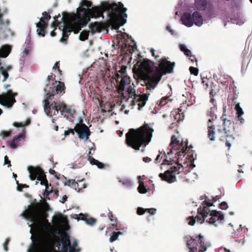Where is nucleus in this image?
Wrapping results in <instances>:
<instances>
[{
	"label": "nucleus",
	"instance_id": "obj_1",
	"mask_svg": "<svg viewBox=\"0 0 252 252\" xmlns=\"http://www.w3.org/2000/svg\"><path fill=\"white\" fill-rule=\"evenodd\" d=\"M22 215L31 222L28 224L32 243L27 252H80L79 249H75L77 241L74 239L70 246L69 235L62 232L69 228L66 217L56 213L51 224L46 220V212L32 205Z\"/></svg>",
	"mask_w": 252,
	"mask_h": 252
},
{
	"label": "nucleus",
	"instance_id": "obj_2",
	"mask_svg": "<svg viewBox=\"0 0 252 252\" xmlns=\"http://www.w3.org/2000/svg\"><path fill=\"white\" fill-rule=\"evenodd\" d=\"M91 6V2L87 0H81L80 6L77 9L76 14L63 13L61 22H58L55 20L52 25L58 27V30L62 32L61 41L68 37V33L73 32L74 33H77L81 28L88 23L90 17H101L104 11H106L112 29L117 30L126 23V9L121 2L112 4L104 3L101 7H94L89 9Z\"/></svg>",
	"mask_w": 252,
	"mask_h": 252
},
{
	"label": "nucleus",
	"instance_id": "obj_3",
	"mask_svg": "<svg viewBox=\"0 0 252 252\" xmlns=\"http://www.w3.org/2000/svg\"><path fill=\"white\" fill-rule=\"evenodd\" d=\"M174 65L166 60H162L158 67H152V63L144 60L139 65L138 71L142 79L145 81L149 90L154 89L166 73H171Z\"/></svg>",
	"mask_w": 252,
	"mask_h": 252
},
{
	"label": "nucleus",
	"instance_id": "obj_4",
	"mask_svg": "<svg viewBox=\"0 0 252 252\" xmlns=\"http://www.w3.org/2000/svg\"><path fill=\"white\" fill-rule=\"evenodd\" d=\"M117 82L118 83V90L122 95L123 99L127 102H130L132 108L135 105L138 106V109L143 108L148 99L147 94L136 95L134 85L131 83L130 77L127 76L126 68H122L117 73Z\"/></svg>",
	"mask_w": 252,
	"mask_h": 252
},
{
	"label": "nucleus",
	"instance_id": "obj_5",
	"mask_svg": "<svg viewBox=\"0 0 252 252\" xmlns=\"http://www.w3.org/2000/svg\"><path fill=\"white\" fill-rule=\"evenodd\" d=\"M170 146L171 149L167 153L166 156L167 158H169L171 154L175 153V158H177L178 165L177 166L171 167L164 173H160L159 175L162 180L169 183H173L176 181V175L180 173L179 169H180L181 165L179 162L183 161L186 162L188 159V158L185 157L187 148L184 149L183 145L181 144L179 140H177L175 135H173L171 137Z\"/></svg>",
	"mask_w": 252,
	"mask_h": 252
},
{
	"label": "nucleus",
	"instance_id": "obj_6",
	"mask_svg": "<svg viewBox=\"0 0 252 252\" xmlns=\"http://www.w3.org/2000/svg\"><path fill=\"white\" fill-rule=\"evenodd\" d=\"M154 129L148 124H145L137 129H131L126 134L128 146L138 150L144 144H148L151 140Z\"/></svg>",
	"mask_w": 252,
	"mask_h": 252
},
{
	"label": "nucleus",
	"instance_id": "obj_7",
	"mask_svg": "<svg viewBox=\"0 0 252 252\" xmlns=\"http://www.w3.org/2000/svg\"><path fill=\"white\" fill-rule=\"evenodd\" d=\"M198 212L200 213L201 217H196L195 218L189 217L187 219L188 224L190 225L193 226L195 222L199 224H202L204 222L205 218L210 213V218L208 221L210 224L214 225L215 226H218L220 221L224 220V216L220 211L216 210L211 211L209 207L204 206L202 210L201 208L198 209Z\"/></svg>",
	"mask_w": 252,
	"mask_h": 252
},
{
	"label": "nucleus",
	"instance_id": "obj_8",
	"mask_svg": "<svg viewBox=\"0 0 252 252\" xmlns=\"http://www.w3.org/2000/svg\"><path fill=\"white\" fill-rule=\"evenodd\" d=\"M28 170L30 174V179L32 181L37 180L35 182V185H37L38 181H40V184L41 185L45 186V191L43 193V195L47 198V196L52 192V188L51 185H48L47 181L46 179V177L43 171L39 167H29Z\"/></svg>",
	"mask_w": 252,
	"mask_h": 252
},
{
	"label": "nucleus",
	"instance_id": "obj_9",
	"mask_svg": "<svg viewBox=\"0 0 252 252\" xmlns=\"http://www.w3.org/2000/svg\"><path fill=\"white\" fill-rule=\"evenodd\" d=\"M0 24L4 25L1 14H0ZM0 75L2 76V81H5L7 78V74L0 68ZM14 94L11 91H8L6 93L0 95V104L7 108H10L15 102ZM2 113V110L0 109V115Z\"/></svg>",
	"mask_w": 252,
	"mask_h": 252
},
{
	"label": "nucleus",
	"instance_id": "obj_10",
	"mask_svg": "<svg viewBox=\"0 0 252 252\" xmlns=\"http://www.w3.org/2000/svg\"><path fill=\"white\" fill-rule=\"evenodd\" d=\"M54 96L52 94L47 93L46 94V99L44 100V109L46 115L49 117H52L53 115H56L60 111L62 115V112L67 111L66 106L64 104L62 103L58 104L56 102L49 105V99H51L52 96Z\"/></svg>",
	"mask_w": 252,
	"mask_h": 252
},
{
	"label": "nucleus",
	"instance_id": "obj_11",
	"mask_svg": "<svg viewBox=\"0 0 252 252\" xmlns=\"http://www.w3.org/2000/svg\"><path fill=\"white\" fill-rule=\"evenodd\" d=\"M187 245L189 252H205L208 247L204 237L200 234L188 240Z\"/></svg>",
	"mask_w": 252,
	"mask_h": 252
},
{
	"label": "nucleus",
	"instance_id": "obj_12",
	"mask_svg": "<svg viewBox=\"0 0 252 252\" xmlns=\"http://www.w3.org/2000/svg\"><path fill=\"white\" fill-rule=\"evenodd\" d=\"M51 17L46 12L42 14V17L40 19L39 23L36 24L37 32L39 35L44 36L45 34V29H46L48 21Z\"/></svg>",
	"mask_w": 252,
	"mask_h": 252
},
{
	"label": "nucleus",
	"instance_id": "obj_13",
	"mask_svg": "<svg viewBox=\"0 0 252 252\" xmlns=\"http://www.w3.org/2000/svg\"><path fill=\"white\" fill-rule=\"evenodd\" d=\"M75 129L80 139L84 141H87L90 135V130L86 125H77L75 127Z\"/></svg>",
	"mask_w": 252,
	"mask_h": 252
},
{
	"label": "nucleus",
	"instance_id": "obj_14",
	"mask_svg": "<svg viewBox=\"0 0 252 252\" xmlns=\"http://www.w3.org/2000/svg\"><path fill=\"white\" fill-rule=\"evenodd\" d=\"M25 138V135L24 132L21 133L18 135L14 136L12 141L9 144V147L12 149H14L19 146V142L22 140H24Z\"/></svg>",
	"mask_w": 252,
	"mask_h": 252
},
{
	"label": "nucleus",
	"instance_id": "obj_15",
	"mask_svg": "<svg viewBox=\"0 0 252 252\" xmlns=\"http://www.w3.org/2000/svg\"><path fill=\"white\" fill-rule=\"evenodd\" d=\"M183 25L187 27H191L193 25L192 17L189 13H185L181 18Z\"/></svg>",
	"mask_w": 252,
	"mask_h": 252
},
{
	"label": "nucleus",
	"instance_id": "obj_16",
	"mask_svg": "<svg viewBox=\"0 0 252 252\" xmlns=\"http://www.w3.org/2000/svg\"><path fill=\"white\" fill-rule=\"evenodd\" d=\"M11 51V47L9 45H3L1 47L0 49V56L2 57L5 58L8 56ZM0 68L2 69V71L6 73L7 74V77L8 76V74L6 70H4V68L1 67V64L0 63Z\"/></svg>",
	"mask_w": 252,
	"mask_h": 252
},
{
	"label": "nucleus",
	"instance_id": "obj_17",
	"mask_svg": "<svg viewBox=\"0 0 252 252\" xmlns=\"http://www.w3.org/2000/svg\"><path fill=\"white\" fill-rule=\"evenodd\" d=\"M64 85L63 83L60 81H56L53 84V92L54 91L57 94H64ZM53 94V93H52Z\"/></svg>",
	"mask_w": 252,
	"mask_h": 252
},
{
	"label": "nucleus",
	"instance_id": "obj_18",
	"mask_svg": "<svg viewBox=\"0 0 252 252\" xmlns=\"http://www.w3.org/2000/svg\"><path fill=\"white\" fill-rule=\"evenodd\" d=\"M236 116L239 121L241 124H243L245 122V120L243 117L244 114V111L242 107L240 106V103H237L235 106Z\"/></svg>",
	"mask_w": 252,
	"mask_h": 252
},
{
	"label": "nucleus",
	"instance_id": "obj_19",
	"mask_svg": "<svg viewBox=\"0 0 252 252\" xmlns=\"http://www.w3.org/2000/svg\"><path fill=\"white\" fill-rule=\"evenodd\" d=\"M193 24L196 26L201 27L203 24V20L201 15L198 12H194L192 14Z\"/></svg>",
	"mask_w": 252,
	"mask_h": 252
},
{
	"label": "nucleus",
	"instance_id": "obj_20",
	"mask_svg": "<svg viewBox=\"0 0 252 252\" xmlns=\"http://www.w3.org/2000/svg\"><path fill=\"white\" fill-rule=\"evenodd\" d=\"M89 28L90 32L92 33H94L95 32H100L104 28V27L101 23L94 22V23L90 24L89 26Z\"/></svg>",
	"mask_w": 252,
	"mask_h": 252
},
{
	"label": "nucleus",
	"instance_id": "obj_21",
	"mask_svg": "<svg viewBox=\"0 0 252 252\" xmlns=\"http://www.w3.org/2000/svg\"><path fill=\"white\" fill-rule=\"evenodd\" d=\"M76 217H74V218L79 220H83L85 221V222L87 224L90 225H93L95 223V220L93 218H89L87 219L86 217V216L83 214H80L79 215V217L77 215H75ZM71 218H73V217L71 215Z\"/></svg>",
	"mask_w": 252,
	"mask_h": 252
},
{
	"label": "nucleus",
	"instance_id": "obj_22",
	"mask_svg": "<svg viewBox=\"0 0 252 252\" xmlns=\"http://www.w3.org/2000/svg\"><path fill=\"white\" fill-rule=\"evenodd\" d=\"M180 48L181 51L184 53V54L187 56L189 57V59L191 61H193L194 60L196 62L197 61L195 60V58L194 56H191V53L190 50L187 48L186 45L185 44H181L180 45Z\"/></svg>",
	"mask_w": 252,
	"mask_h": 252
},
{
	"label": "nucleus",
	"instance_id": "obj_23",
	"mask_svg": "<svg viewBox=\"0 0 252 252\" xmlns=\"http://www.w3.org/2000/svg\"><path fill=\"white\" fill-rule=\"evenodd\" d=\"M32 48V44L30 42L28 41L26 47L24 48V50L22 52V55L20 58V61L24 62L26 57L29 54Z\"/></svg>",
	"mask_w": 252,
	"mask_h": 252
},
{
	"label": "nucleus",
	"instance_id": "obj_24",
	"mask_svg": "<svg viewBox=\"0 0 252 252\" xmlns=\"http://www.w3.org/2000/svg\"><path fill=\"white\" fill-rule=\"evenodd\" d=\"M206 5L207 2L206 0H195V6L198 10H204Z\"/></svg>",
	"mask_w": 252,
	"mask_h": 252
},
{
	"label": "nucleus",
	"instance_id": "obj_25",
	"mask_svg": "<svg viewBox=\"0 0 252 252\" xmlns=\"http://www.w3.org/2000/svg\"><path fill=\"white\" fill-rule=\"evenodd\" d=\"M246 21V20L245 16L242 14H239L237 15V17H236L235 21L233 23L238 25H242L244 24Z\"/></svg>",
	"mask_w": 252,
	"mask_h": 252
},
{
	"label": "nucleus",
	"instance_id": "obj_26",
	"mask_svg": "<svg viewBox=\"0 0 252 252\" xmlns=\"http://www.w3.org/2000/svg\"><path fill=\"white\" fill-rule=\"evenodd\" d=\"M225 136L226 138V146L228 148H230L231 147V142H232L234 140V137L232 135H228L226 131V128H224Z\"/></svg>",
	"mask_w": 252,
	"mask_h": 252
},
{
	"label": "nucleus",
	"instance_id": "obj_27",
	"mask_svg": "<svg viewBox=\"0 0 252 252\" xmlns=\"http://www.w3.org/2000/svg\"><path fill=\"white\" fill-rule=\"evenodd\" d=\"M119 182L122 184L127 188L131 187L132 185V181L128 178L120 179Z\"/></svg>",
	"mask_w": 252,
	"mask_h": 252
},
{
	"label": "nucleus",
	"instance_id": "obj_28",
	"mask_svg": "<svg viewBox=\"0 0 252 252\" xmlns=\"http://www.w3.org/2000/svg\"><path fill=\"white\" fill-rule=\"evenodd\" d=\"M88 159L91 164L96 165L99 168H102L103 167V164L102 163L91 157L90 156H89Z\"/></svg>",
	"mask_w": 252,
	"mask_h": 252
},
{
	"label": "nucleus",
	"instance_id": "obj_29",
	"mask_svg": "<svg viewBox=\"0 0 252 252\" xmlns=\"http://www.w3.org/2000/svg\"><path fill=\"white\" fill-rule=\"evenodd\" d=\"M122 233L120 231L113 232L109 238V241L112 242L116 241L119 237V235L122 234Z\"/></svg>",
	"mask_w": 252,
	"mask_h": 252
},
{
	"label": "nucleus",
	"instance_id": "obj_30",
	"mask_svg": "<svg viewBox=\"0 0 252 252\" xmlns=\"http://www.w3.org/2000/svg\"><path fill=\"white\" fill-rule=\"evenodd\" d=\"M138 190L139 193L142 194L146 193L147 192V189L144 186V183L141 181H140L139 182Z\"/></svg>",
	"mask_w": 252,
	"mask_h": 252
},
{
	"label": "nucleus",
	"instance_id": "obj_31",
	"mask_svg": "<svg viewBox=\"0 0 252 252\" xmlns=\"http://www.w3.org/2000/svg\"><path fill=\"white\" fill-rule=\"evenodd\" d=\"M90 31L84 30L82 31L80 35L79 39L82 41H84L88 38Z\"/></svg>",
	"mask_w": 252,
	"mask_h": 252
},
{
	"label": "nucleus",
	"instance_id": "obj_32",
	"mask_svg": "<svg viewBox=\"0 0 252 252\" xmlns=\"http://www.w3.org/2000/svg\"><path fill=\"white\" fill-rule=\"evenodd\" d=\"M215 128H212V129H209L208 131V135L209 138L210 140L214 141L215 140Z\"/></svg>",
	"mask_w": 252,
	"mask_h": 252
},
{
	"label": "nucleus",
	"instance_id": "obj_33",
	"mask_svg": "<svg viewBox=\"0 0 252 252\" xmlns=\"http://www.w3.org/2000/svg\"><path fill=\"white\" fill-rule=\"evenodd\" d=\"M169 100L168 97H163L161 99L159 102H158V105L163 106L167 103Z\"/></svg>",
	"mask_w": 252,
	"mask_h": 252
},
{
	"label": "nucleus",
	"instance_id": "obj_34",
	"mask_svg": "<svg viewBox=\"0 0 252 252\" xmlns=\"http://www.w3.org/2000/svg\"><path fill=\"white\" fill-rule=\"evenodd\" d=\"M30 123V120H28L24 123H14L13 126L16 127H21L25 125H28Z\"/></svg>",
	"mask_w": 252,
	"mask_h": 252
},
{
	"label": "nucleus",
	"instance_id": "obj_35",
	"mask_svg": "<svg viewBox=\"0 0 252 252\" xmlns=\"http://www.w3.org/2000/svg\"><path fill=\"white\" fill-rule=\"evenodd\" d=\"M216 118V116H212V118L209 119L208 120V127L209 128V129H212V128H214L213 127V126L212 124V122L214 121L215 119Z\"/></svg>",
	"mask_w": 252,
	"mask_h": 252
},
{
	"label": "nucleus",
	"instance_id": "obj_36",
	"mask_svg": "<svg viewBox=\"0 0 252 252\" xmlns=\"http://www.w3.org/2000/svg\"><path fill=\"white\" fill-rule=\"evenodd\" d=\"M189 70L191 74H192L195 76H197L198 74V69L197 68H195V67H194L192 66H190L189 67Z\"/></svg>",
	"mask_w": 252,
	"mask_h": 252
},
{
	"label": "nucleus",
	"instance_id": "obj_37",
	"mask_svg": "<svg viewBox=\"0 0 252 252\" xmlns=\"http://www.w3.org/2000/svg\"><path fill=\"white\" fill-rule=\"evenodd\" d=\"M171 160H167L166 159H164L161 165V169L162 170L165 165L171 164Z\"/></svg>",
	"mask_w": 252,
	"mask_h": 252
},
{
	"label": "nucleus",
	"instance_id": "obj_38",
	"mask_svg": "<svg viewBox=\"0 0 252 252\" xmlns=\"http://www.w3.org/2000/svg\"><path fill=\"white\" fill-rule=\"evenodd\" d=\"M11 131H2L1 132V135L3 137H8L10 135Z\"/></svg>",
	"mask_w": 252,
	"mask_h": 252
},
{
	"label": "nucleus",
	"instance_id": "obj_39",
	"mask_svg": "<svg viewBox=\"0 0 252 252\" xmlns=\"http://www.w3.org/2000/svg\"><path fill=\"white\" fill-rule=\"evenodd\" d=\"M228 207L227 203L226 202H222L220 204V208L222 210H226Z\"/></svg>",
	"mask_w": 252,
	"mask_h": 252
},
{
	"label": "nucleus",
	"instance_id": "obj_40",
	"mask_svg": "<svg viewBox=\"0 0 252 252\" xmlns=\"http://www.w3.org/2000/svg\"><path fill=\"white\" fill-rule=\"evenodd\" d=\"M137 214L138 215H143L146 212V209L145 210L144 208L141 207H138L137 211Z\"/></svg>",
	"mask_w": 252,
	"mask_h": 252
},
{
	"label": "nucleus",
	"instance_id": "obj_41",
	"mask_svg": "<svg viewBox=\"0 0 252 252\" xmlns=\"http://www.w3.org/2000/svg\"><path fill=\"white\" fill-rule=\"evenodd\" d=\"M146 212H148L151 215H154L156 213L157 210L155 208L146 209Z\"/></svg>",
	"mask_w": 252,
	"mask_h": 252
},
{
	"label": "nucleus",
	"instance_id": "obj_42",
	"mask_svg": "<svg viewBox=\"0 0 252 252\" xmlns=\"http://www.w3.org/2000/svg\"><path fill=\"white\" fill-rule=\"evenodd\" d=\"M83 180H79L78 181L80 183V185H79L78 184L77 185L78 187L79 190L84 189L86 188V185L84 183H83Z\"/></svg>",
	"mask_w": 252,
	"mask_h": 252
},
{
	"label": "nucleus",
	"instance_id": "obj_43",
	"mask_svg": "<svg viewBox=\"0 0 252 252\" xmlns=\"http://www.w3.org/2000/svg\"><path fill=\"white\" fill-rule=\"evenodd\" d=\"M53 69L54 70V71H57L59 73H60V70H59V63H56L54 66L53 67Z\"/></svg>",
	"mask_w": 252,
	"mask_h": 252
},
{
	"label": "nucleus",
	"instance_id": "obj_44",
	"mask_svg": "<svg viewBox=\"0 0 252 252\" xmlns=\"http://www.w3.org/2000/svg\"><path fill=\"white\" fill-rule=\"evenodd\" d=\"M8 164V167L10 166L11 165L10 164V161L8 160V157L7 156H5L4 157V164Z\"/></svg>",
	"mask_w": 252,
	"mask_h": 252
},
{
	"label": "nucleus",
	"instance_id": "obj_45",
	"mask_svg": "<svg viewBox=\"0 0 252 252\" xmlns=\"http://www.w3.org/2000/svg\"><path fill=\"white\" fill-rule=\"evenodd\" d=\"M9 241V239L7 238L5 240V243L3 244V249L4 250V251L6 252L7 251V247L6 245L8 243Z\"/></svg>",
	"mask_w": 252,
	"mask_h": 252
},
{
	"label": "nucleus",
	"instance_id": "obj_46",
	"mask_svg": "<svg viewBox=\"0 0 252 252\" xmlns=\"http://www.w3.org/2000/svg\"><path fill=\"white\" fill-rule=\"evenodd\" d=\"M143 160L145 162H149L152 161V159L149 157H145L143 158Z\"/></svg>",
	"mask_w": 252,
	"mask_h": 252
},
{
	"label": "nucleus",
	"instance_id": "obj_47",
	"mask_svg": "<svg viewBox=\"0 0 252 252\" xmlns=\"http://www.w3.org/2000/svg\"><path fill=\"white\" fill-rule=\"evenodd\" d=\"M162 156H161L159 154L157 156V157L156 159V161L157 162H159L161 160V159H162Z\"/></svg>",
	"mask_w": 252,
	"mask_h": 252
},
{
	"label": "nucleus",
	"instance_id": "obj_48",
	"mask_svg": "<svg viewBox=\"0 0 252 252\" xmlns=\"http://www.w3.org/2000/svg\"><path fill=\"white\" fill-rule=\"evenodd\" d=\"M67 200V196L66 195H64L63 196L62 199L60 200V202L62 203H64Z\"/></svg>",
	"mask_w": 252,
	"mask_h": 252
},
{
	"label": "nucleus",
	"instance_id": "obj_49",
	"mask_svg": "<svg viewBox=\"0 0 252 252\" xmlns=\"http://www.w3.org/2000/svg\"><path fill=\"white\" fill-rule=\"evenodd\" d=\"M118 32L120 33V34L119 35V36L121 35L123 37H125L126 36H128V35H126V33H123L121 31H118Z\"/></svg>",
	"mask_w": 252,
	"mask_h": 252
},
{
	"label": "nucleus",
	"instance_id": "obj_50",
	"mask_svg": "<svg viewBox=\"0 0 252 252\" xmlns=\"http://www.w3.org/2000/svg\"><path fill=\"white\" fill-rule=\"evenodd\" d=\"M69 183L72 184V185H74V187H75V186L76 185H78V183L77 182H75L74 180H70L69 181Z\"/></svg>",
	"mask_w": 252,
	"mask_h": 252
},
{
	"label": "nucleus",
	"instance_id": "obj_51",
	"mask_svg": "<svg viewBox=\"0 0 252 252\" xmlns=\"http://www.w3.org/2000/svg\"><path fill=\"white\" fill-rule=\"evenodd\" d=\"M166 29L172 34H174V32L171 29V27H167Z\"/></svg>",
	"mask_w": 252,
	"mask_h": 252
},
{
	"label": "nucleus",
	"instance_id": "obj_52",
	"mask_svg": "<svg viewBox=\"0 0 252 252\" xmlns=\"http://www.w3.org/2000/svg\"><path fill=\"white\" fill-rule=\"evenodd\" d=\"M70 132H72V133L73 134V131L72 130L64 131L65 136L68 135Z\"/></svg>",
	"mask_w": 252,
	"mask_h": 252
},
{
	"label": "nucleus",
	"instance_id": "obj_53",
	"mask_svg": "<svg viewBox=\"0 0 252 252\" xmlns=\"http://www.w3.org/2000/svg\"><path fill=\"white\" fill-rule=\"evenodd\" d=\"M206 206H207L208 207L213 205L212 203H211L209 202H206Z\"/></svg>",
	"mask_w": 252,
	"mask_h": 252
},
{
	"label": "nucleus",
	"instance_id": "obj_54",
	"mask_svg": "<svg viewBox=\"0 0 252 252\" xmlns=\"http://www.w3.org/2000/svg\"><path fill=\"white\" fill-rule=\"evenodd\" d=\"M56 35V33L54 32V31L50 32V35L51 36H54Z\"/></svg>",
	"mask_w": 252,
	"mask_h": 252
},
{
	"label": "nucleus",
	"instance_id": "obj_55",
	"mask_svg": "<svg viewBox=\"0 0 252 252\" xmlns=\"http://www.w3.org/2000/svg\"><path fill=\"white\" fill-rule=\"evenodd\" d=\"M49 172L51 174H54L55 172V171L54 170H52V169H50V170H49Z\"/></svg>",
	"mask_w": 252,
	"mask_h": 252
},
{
	"label": "nucleus",
	"instance_id": "obj_56",
	"mask_svg": "<svg viewBox=\"0 0 252 252\" xmlns=\"http://www.w3.org/2000/svg\"><path fill=\"white\" fill-rule=\"evenodd\" d=\"M151 51V52L152 53L153 56H155V50L154 49H152Z\"/></svg>",
	"mask_w": 252,
	"mask_h": 252
},
{
	"label": "nucleus",
	"instance_id": "obj_57",
	"mask_svg": "<svg viewBox=\"0 0 252 252\" xmlns=\"http://www.w3.org/2000/svg\"><path fill=\"white\" fill-rule=\"evenodd\" d=\"M129 113V110H126L124 111V113L125 114H128Z\"/></svg>",
	"mask_w": 252,
	"mask_h": 252
},
{
	"label": "nucleus",
	"instance_id": "obj_58",
	"mask_svg": "<svg viewBox=\"0 0 252 252\" xmlns=\"http://www.w3.org/2000/svg\"><path fill=\"white\" fill-rule=\"evenodd\" d=\"M137 179H138L139 180V182H140V181H141V176H138L137 177Z\"/></svg>",
	"mask_w": 252,
	"mask_h": 252
},
{
	"label": "nucleus",
	"instance_id": "obj_59",
	"mask_svg": "<svg viewBox=\"0 0 252 252\" xmlns=\"http://www.w3.org/2000/svg\"><path fill=\"white\" fill-rule=\"evenodd\" d=\"M125 107H126V105L125 104H123L122 105V110H123L124 108H125Z\"/></svg>",
	"mask_w": 252,
	"mask_h": 252
},
{
	"label": "nucleus",
	"instance_id": "obj_60",
	"mask_svg": "<svg viewBox=\"0 0 252 252\" xmlns=\"http://www.w3.org/2000/svg\"><path fill=\"white\" fill-rule=\"evenodd\" d=\"M92 149H93V148H90V149H89V155L91 154V150H92Z\"/></svg>",
	"mask_w": 252,
	"mask_h": 252
},
{
	"label": "nucleus",
	"instance_id": "obj_61",
	"mask_svg": "<svg viewBox=\"0 0 252 252\" xmlns=\"http://www.w3.org/2000/svg\"><path fill=\"white\" fill-rule=\"evenodd\" d=\"M51 77V76H49V75H48V77H47V81H48V82L49 81V79H50V78Z\"/></svg>",
	"mask_w": 252,
	"mask_h": 252
},
{
	"label": "nucleus",
	"instance_id": "obj_62",
	"mask_svg": "<svg viewBox=\"0 0 252 252\" xmlns=\"http://www.w3.org/2000/svg\"><path fill=\"white\" fill-rule=\"evenodd\" d=\"M6 24L8 25L9 24V21L8 20L5 21Z\"/></svg>",
	"mask_w": 252,
	"mask_h": 252
},
{
	"label": "nucleus",
	"instance_id": "obj_63",
	"mask_svg": "<svg viewBox=\"0 0 252 252\" xmlns=\"http://www.w3.org/2000/svg\"><path fill=\"white\" fill-rule=\"evenodd\" d=\"M13 177H14V178H16V177H17L16 174H14V173H13Z\"/></svg>",
	"mask_w": 252,
	"mask_h": 252
},
{
	"label": "nucleus",
	"instance_id": "obj_64",
	"mask_svg": "<svg viewBox=\"0 0 252 252\" xmlns=\"http://www.w3.org/2000/svg\"><path fill=\"white\" fill-rule=\"evenodd\" d=\"M58 126H55V130L57 131L58 130Z\"/></svg>",
	"mask_w": 252,
	"mask_h": 252
}]
</instances>
